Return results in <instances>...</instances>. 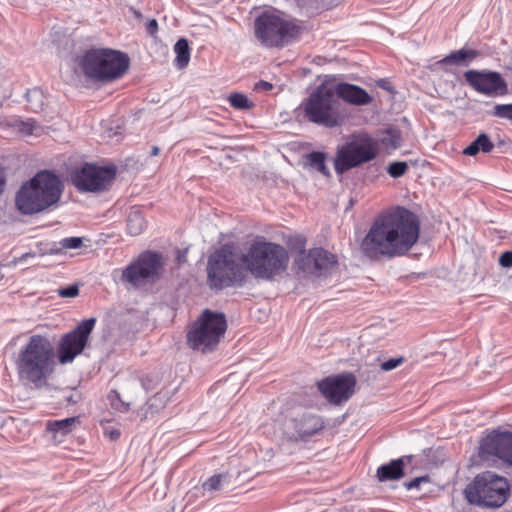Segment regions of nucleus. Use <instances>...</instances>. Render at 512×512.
Listing matches in <instances>:
<instances>
[{
	"mask_svg": "<svg viewBox=\"0 0 512 512\" xmlns=\"http://www.w3.org/2000/svg\"><path fill=\"white\" fill-rule=\"evenodd\" d=\"M418 217L404 207L380 214L361 242L362 252L371 259L405 255L419 238Z\"/></svg>",
	"mask_w": 512,
	"mask_h": 512,
	"instance_id": "nucleus-1",
	"label": "nucleus"
},
{
	"mask_svg": "<svg viewBox=\"0 0 512 512\" xmlns=\"http://www.w3.org/2000/svg\"><path fill=\"white\" fill-rule=\"evenodd\" d=\"M55 366L54 346L48 337L39 334L32 335L20 347L15 359L19 382L32 389L44 387Z\"/></svg>",
	"mask_w": 512,
	"mask_h": 512,
	"instance_id": "nucleus-2",
	"label": "nucleus"
},
{
	"mask_svg": "<svg viewBox=\"0 0 512 512\" xmlns=\"http://www.w3.org/2000/svg\"><path fill=\"white\" fill-rule=\"evenodd\" d=\"M240 260L244 270L255 279L271 281L286 271L289 254L280 244L254 241L242 253Z\"/></svg>",
	"mask_w": 512,
	"mask_h": 512,
	"instance_id": "nucleus-3",
	"label": "nucleus"
},
{
	"mask_svg": "<svg viewBox=\"0 0 512 512\" xmlns=\"http://www.w3.org/2000/svg\"><path fill=\"white\" fill-rule=\"evenodd\" d=\"M61 180L51 172L37 173L22 185L16 196L17 208L23 214H34L57 203L62 194Z\"/></svg>",
	"mask_w": 512,
	"mask_h": 512,
	"instance_id": "nucleus-4",
	"label": "nucleus"
},
{
	"mask_svg": "<svg viewBox=\"0 0 512 512\" xmlns=\"http://www.w3.org/2000/svg\"><path fill=\"white\" fill-rule=\"evenodd\" d=\"M77 64L87 78L109 82L124 75L129 67V58L117 50L92 48L77 57Z\"/></svg>",
	"mask_w": 512,
	"mask_h": 512,
	"instance_id": "nucleus-5",
	"label": "nucleus"
},
{
	"mask_svg": "<svg viewBox=\"0 0 512 512\" xmlns=\"http://www.w3.org/2000/svg\"><path fill=\"white\" fill-rule=\"evenodd\" d=\"M334 79L326 78L303 102L309 121L333 128L342 125L345 113L335 96Z\"/></svg>",
	"mask_w": 512,
	"mask_h": 512,
	"instance_id": "nucleus-6",
	"label": "nucleus"
},
{
	"mask_svg": "<svg viewBox=\"0 0 512 512\" xmlns=\"http://www.w3.org/2000/svg\"><path fill=\"white\" fill-rule=\"evenodd\" d=\"M508 492L506 478L485 471L477 475L465 488V497L470 504L483 508H499L506 502Z\"/></svg>",
	"mask_w": 512,
	"mask_h": 512,
	"instance_id": "nucleus-7",
	"label": "nucleus"
},
{
	"mask_svg": "<svg viewBox=\"0 0 512 512\" xmlns=\"http://www.w3.org/2000/svg\"><path fill=\"white\" fill-rule=\"evenodd\" d=\"M244 268L232 247L223 246L208 259V284L212 289H223L245 279Z\"/></svg>",
	"mask_w": 512,
	"mask_h": 512,
	"instance_id": "nucleus-8",
	"label": "nucleus"
},
{
	"mask_svg": "<svg viewBox=\"0 0 512 512\" xmlns=\"http://www.w3.org/2000/svg\"><path fill=\"white\" fill-rule=\"evenodd\" d=\"M299 32V26L275 10L262 12L254 22V34L265 47H277L289 42Z\"/></svg>",
	"mask_w": 512,
	"mask_h": 512,
	"instance_id": "nucleus-9",
	"label": "nucleus"
},
{
	"mask_svg": "<svg viewBox=\"0 0 512 512\" xmlns=\"http://www.w3.org/2000/svg\"><path fill=\"white\" fill-rule=\"evenodd\" d=\"M377 142L369 135L361 133L349 137L346 142L337 147L334 169L337 174L372 161L378 155Z\"/></svg>",
	"mask_w": 512,
	"mask_h": 512,
	"instance_id": "nucleus-10",
	"label": "nucleus"
},
{
	"mask_svg": "<svg viewBox=\"0 0 512 512\" xmlns=\"http://www.w3.org/2000/svg\"><path fill=\"white\" fill-rule=\"evenodd\" d=\"M227 328L222 313L204 310L187 333V343L194 350L211 351L219 343Z\"/></svg>",
	"mask_w": 512,
	"mask_h": 512,
	"instance_id": "nucleus-11",
	"label": "nucleus"
},
{
	"mask_svg": "<svg viewBox=\"0 0 512 512\" xmlns=\"http://www.w3.org/2000/svg\"><path fill=\"white\" fill-rule=\"evenodd\" d=\"M162 271L163 262L161 255L147 251L122 270L120 280L138 289L158 280Z\"/></svg>",
	"mask_w": 512,
	"mask_h": 512,
	"instance_id": "nucleus-12",
	"label": "nucleus"
},
{
	"mask_svg": "<svg viewBox=\"0 0 512 512\" xmlns=\"http://www.w3.org/2000/svg\"><path fill=\"white\" fill-rule=\"evenodd\" d=\"M115 174L116 170L113 166L86 163L73 171L71 180L79 191L100 192L110 185Z\"/></svg>",
	"mask_w": 512,
	"mask_h": 512,
	"instance_id": "nucleus-13",
	"label": "nucleus"
},
{
	"mask_svg": "<svg viewBox=\"0 0 512 512\" xmlns=\"http://www.w3.org/2000/svg\"><path fill=\"white\" fill-rule=\"evenodd\" d=\"M95 322V318L83 320L74 330L62 337L58 347V360L61 364L72 362L82 353Z\"/></svg>",
	"mask_w": 512,
	"mask_h": 512,
	"instance_id": "nucleus-14",
	"label": "nucleus"
},
{
	"mask_svg": "<svg viewBox=\"0 0 512 512\" xmlns=\"http://www.w3.org/2000/svg\"><path fill=\"white\" fill-rule=\"evenodd\" d=\"M467 84L480 94L494 97L505 95L508 86L500 73L488 70H468L464 73Z\"/></svg>",
	"mask_w": 512,
	"mask_h": 512,
	"instance_id": "nucleus-15",
	"label": "nucleus"
},
{
	"mask_svg": "<svg viewBox=\"0 0 512 512\" xmlns=\"http://www.w3.org/2000/svg\"><path fill=\"white\" fill-rule=\"evenodd\" d=\"M355 384L356 379L353 374L343 373L318 382V389L330 403L340 404L353 395Z\"/></svg>",
	"mask_w": 512,
	"mask_h": 512,
	"instance_id": "nucleus-16",
	"label": "nucleus"
},
{
	"mask_svg": "<svg viewBox=\"0 0 512 512\" xmlns=\"http://www.w3.org/2000/svg\"><path fill=\"white\" fill-rule=\"evenodd\" d=\"M482 460L497 457L512 465V433L494 431L483 438L479 447Z\"/></svg>",
	"mask_w": 512,
	"mask_h": 512,
	"instance_id": "nucleus-17",
	"label": "nucleus"
},
{
	"mask_svg": "<svg viewBox=\"0 0 512 512\" xmlns=\"http://www.w3.org/2000/svg\"><path fill=\"white\" fill-rule=\"evenodd\" d=\"M297 248L299 249V257L296 258L295 264L304 272H314L328 270L336 264L335 256L322 248H315L305 254V240L297 239Z\"/></svg>",
	"mask_w": 512,
	"mask_h": 512,
	"instance_id": "nucleus-18",
	"label": "nucleus"
},
{
	"mask_svg": "<svg viewBox=\"0 0 512 512\" xmlns=\"http://www.w3.org/2000/svg\"><path fill=\"white\" fill-rule=\"evenodd\" d=\"M322 419L310 413L290 418L284 423V432L291 440H307L323 428Z\"/></svg>",
	"mask_w": 512,
	"mask_h": 512,
	"instance_id": "nucleus-19",
	"label": "nucleus"
},
{
	"mask_svg": "<svg viewBox=\"0 0 512 512\" xmlns=\"http://www.w3.org/2000/svg\"><path fill=\"white\" fill-rule=\"evenodd\" d=\"M334 89L337 99L341 98L353 105H367L372 101V97L363 88L353 84L337 83L334 80Z\"/></svg>",
	"mask_w": 512,
	"mask_h": 512,
	"instance_id": "nucleus-20",
	"label": "nucleus"
},
{
	"mask_svg": "<svg viewBox=\"0 0 512 512\" xmlns=\"http://www.w3.org/2000/svg\"><path fill=\"white\" fill-rule=\"evenodd\" d=\"M404 460L399 458L377 469V478L381 482L398 480L403 477Z\"/></svg>",
	"mask_w": 512,
	"mask_h": 512,
	"instance_id": "nucleus-21",
	"label": "nucleus"
},
{
	"mask_svg": "<svg viewBox=\"0 0 512 512\" xmlns=\"http://www.w3.org/2000/svg\"><path fill=\"white\" fill-rule=\"evenodd\" d=\"M78 424V417H70L61 420L48 421L46 424V429L50 433H53L55 437L57 435L65 436L72 432Z\"/></svg>",
	"mask_w": 512,
	"mask_h": 512,
	"instance_id": "nucleus-22",
	"label": "nucleus"
},
{
	"mask_svg": "<svg viewBox=\"0 0 512 512\" xmlns=\"http://www.w3.org/2000/svg\"><path fill=\"white\" fill-rule=\"evenodd\" d=\"M479 53L473 49H460L451 52L449 55L438 61L437 64H465L468 65Z\"/></svg>",
	"mask_w": 512,
	"mask_h": 512,
	"instance_id": "nucleus-23",
	"label": "nucleus"
},
{
	"mask_svg": "<svg viewBox=\"0 0 512 512\" xmlns=\"http://www.w3.org/2000/svg\"><path fill=\"white\" fill-rule=\"evenodd\" d=\"M494 149V144L487 134L481 133L464 150L463 154L475 156L478 152L489 153Z\"/></svg>",
	"mask_w": 512,
	"mask_h": 512,
	"instance_id": "nucleus-24",
	"label": "nucleus"
},
{
	"mask_svg": "<svg viewBox=\"0 0 512 512\" xmlns=\"http://www.w3.org/2000/svg\"><path fill=\"white\" fill-rule=\"evenodd\" d=\"M229 484L228 474H215L202 484V489L204 492L214 493L223 490Z\"/></svg>",
	"mask_w": 512,
	"mask_h": 512,
	"instance_id": "nucleus-25",
	"label": "nucleus"
},
{
	"mask_svg": "<svg viewBox=\"0 0 512 512\" xmlns=\"http://www.w3.org/2000/svg\"><path fill=\"white\" fill-rule=\"evenodd\" d=\"M174 52L176 54L175 64L179 69L185 68L190 60V49L188 41L184 38L179 39L174 45Z\"/></svg>",
	"mask_w": 512,
	"mask_h": 512,
	"instance_id": "nucleus-26",
	"label": "nucleus"
},
{
	"mask_svg": "<svg viewBox=\"0 0 512 512\" xmlns=\"http://www.w3.org/2000/svg\"><path fill=\"white\" fill-rule=\"evenodd\" d=\"M145 227V220L138 209H132L127 218V231L130 235H139Z\"/></svg>",
	"mask_w": 512,
	"mask_h": 512,
	"instance_id": "nucleus-27",
	"label": "nucleus"
},
{
	"mask_svg": "<svg viewBox=\"0 0 512 512\" xmlns=\"http://www.w3.org/2000/svg\"><path fill=\"white\" fill-rule=\"evenodd\" d=\"M305 165L309 168L325 175H329L328 168L325 165V155L321 152H312L305 157Z\"/></svg>",
	"mask_w": 512,
	"mask_h": 512,
	"instance_id": "nucleus-28",
	"label": "nucleus"
},
{
	"mask_svg": "<svg viewBox=\"0 0 512 512\" xmlns=\"http://www.w3.org/2000/svg\"><path fill=\"white\" fill-rule=\"evenodd\" d=\"M230 105L239 110H250L254 104L242 93H233L229 96Z\"/></svg>",
	"mask_w": 512,
	"mask_h": 512,
	"instance_id": "nucleus-29",
	"label": "nucleus"
},
{
	"mask_svg": "<svg viewBox=\"0 0 512 512\" xmlns=\"http://www.w3.org/2000/svg\"><path fill=\"white\" fill-rule=\"evenodd\" d=\"M382 143L384 146L392 149H396L401 144L400 132L396 129H387L382 137Z\"/></svg>",
	"mask_w": 512,
	"mask_h": 512,
	"instance_id": "nucleus-30",
	"label": "nucleus"
},
{
	"mask_svg": "<svg viewBox=\"0 0 512 512\" xmlns=\"http://www.w3.org/2000/svg\"><path fill=\"white\" fill-rule=\"evenodd\" d=\"M15 126L24 135H39L42 130L33 119L18 121Z\"/></svg>",
	"mask_w": 512,
	"mask_h": 512,
	"instance_id": "nucleus-31",
	"label": "nucleus"
},
{
	"mask_svg": "<svg viewBox=\"0 0 512 512\" xmlns=\"http://www.w3.org/2000/svg\"><path fill=\"white\" fill-rule=\"evenodd\" d=\"M491 114L494 117L508 120L512 123V103L510 104H496L493 107Z\"/></svg>",
	"mask_w": 512,
	"mask_h": 512,
	"instance_id": "nucleus-32",
	"label": "nucleus"
},
{
	"mask_svg": "<svg viewBox=\"0 0 512 512\" xmlns=\"http://www.w3.org/2000/svg\"><path fill=\"white\" fill-rule=\"evenodd\" d=\"M27 101L31 103V108L34 111H38L42 109L43 105V94L42 91L38 88L32 89L26 94Z\"/></svg>",
	"mask_w": 512,
	"mask_h": 512,
	"instance_id": "nucleus-33",
	"label": "nucleus"
},
{
	"mask_svg": "<svg viewBox=\"0 0 512 512\" xmlns=\"http://www.w3.org/2000/svg\"><path fill=\"white\" fill-rule=\"evenodd\" d=\"M408 170V164L404 161L393 162L387 167L388 174L393 178L403 176Z\"/></svg>",
	"mask_w": 512,
	"mask_h": 512,
	"instance_id": "nucleus-34",
	"label": "nucleus"
},
{
	"mask_svg": "<svg viewBox=\"0 0 512 512\" xmlns=\"http://www.w3.org/2000/svg\"><path fill=\"white\" fill-rule=\"evenodd\" d=\"M57 293L62 298H74L79 294V287L77 284L70 285L68 287L58 289Z\"/></svg>",
	"mask_w": 512,
	"mask_h": 512,
	"instance_id": "nucleus-35",
	"label": "nucleus"
},
{
	"mask_svg": "<svg viewBox=\"0 0 512 512\" xmlns=\"http://www.w3.org/2000/svg\"><path fill=\"white\" fill-rule=\"evenodd\" d=\"M60 244L65 249H77L82 245V238H80V237L64 238L61 240Z\"/></svg>",
	"mask_w": 512,
	"mask_h": 512,
	"instance_id": "nucleus-36",
	"label": "nucleus"
},
{
	"mask_svg": "<svg viewBox=\"0 0 512 512\" xmlns=\"http://www.w3.org/2000/svg\"><path fill=\"white\" fill-rule=\"evenodd\" d=\"M402 358H392L381 364V369L384 371H391L402 363Z\"/></svg>",
	"mask_w": 512,
	"mask_h": 512,
	"instance_id": "nucleus-37",
	"label": "nucleus"
},
{
	"mask_svg": "<svg viewBox=\"0 0 512 512\" xmlns=\"http://www.w3.org/2000/svg\"><path fill=\"white\" fill-rule=\"evenodd\" d=\"M426 482H428V477H426V476L417 477V478L413 479L412 481L405 483V487L408 490L418 489L420 487L421 483H426Z\"/></svg>",
	"mask_w": 512,
	"mask_h": 512,
	"instance_id": "nucleus-38",
	"label": "nucleus"
},
{
	"mask_svg": "<svg viewBox=\"0 0 512 512\" xmlns=\"http://www.w3.org/2000/svg\"><path fill=\"white\" fill-rule=\"evenodd\" d=\"M499 263L503 267H511L512 266V252H510V251L504 252L499 258Z\"/></svg>",
	"mask_w": 512,
	"mask_h": 512,
	"instance_id": "nucleus-39",
	"label": "nucleus"
},
{
	"mask_svg": "<svg viewBox=\"0 0 512 512\" xmlns=\"http://www.w3.org/2000/svg\"><path fill=\"white\" fill-rule=\"evenodd\" d=\"M272 88H273V85L266 81H259L254 86V90H256V91H269Z\"/></svg>",
	"mask_w": 512,
	"mask_h": 512,
	"instance_id": "nucleus-40",
	"label": "nucleus"
},
{
	"mask_svg": "<svg viewBox=\"0 0 512 512\" xmlns=\"http://www.w3.org/2000/svg\"><path fill=\"white\" fill-rule=\"evenodd\" d=\"M114 394H115V398L117 399V402L115 400H112V406L117 408V409L123 408V410H125V411L128 410L130 404L121 401L119 399V395L116 392H114Z\"/></svg>",
	"mask_w": 512,
	"mask_h": 512,
	"instance_id": "nucleus-41",
	"label": "nucleus"
},
{
	"mask_svg": "<svg viewBox=\"0 0 512 512\" xmlns=\"http://www.w3.org/2000/svg\"><path fill=\"white\" fill-rule=\"evenodd\" d=\"M158 23L155 19H152L148 22L146 26V30L150 35H154L157 32Z\"/></svg>",
	"mask_w": 512,
	"mask_h": 512,
	"instance_id": "nucleus-42",
	"label": "nucleus"
},
{
	"mask_svg": "<svg viewBox=\"0 0 512 512\" xmlns=\"http://www.w3.org/2000/svg\"><path fill=\"white\" fill-rule=\"evenodd\" d=\"M106 433L109 435L111 440H117L120 436V432L116 429L110 431L106 430Z\"/></svg>",
	"mask_w": 512,
	"mask_h": 512,
	"instance_id": "nucleus-43",
	"label": "nucleus"
},
{
	"mask_svg": "<svg viewBox=\"0 0 512 512\" xmlns=\"http://www.w3.org/2000/svg\"><path fill=\"white\" fill-rule=\"evenodd\" d=\"M177 261L179 263L186 262V250L185 251H178Z\"/></svg>",
	"mask_w": 512,
	"mask_h": 512,
	"instance_id": "nucleus-44",
	"label": "nucleus"
},
{
	"mask_svg": "<svg viewBox=\"0 0 512 512\" xmlns=\"http://www.w3.org/2000/svg\"><path fill=\"white\" fill-rule=\"evenodd\" d=\"M34 256H35V254H34V253H33V254H32V253H26V254H23L21 257H19L17 260H15V261L13 262V264H14V265H16L18 262H22V261H24L26 258H28V257H34Z\"/></svg>",
	"mask_w": 512,
	"mask_h": 512,
	"instance_id": "nucleus-45",
	"label": "nucleus"
},
{
	"mask_svg": "<svg viewBox=\"0 0 512 512\" xmlns=\"http://www.w3.org/2000/svg\"><path fill=\"white\" fill-rule=\"evenodd\" d=\"M4 184H5V177H4L3 172L0 171V194L4 190Z\"/></svg>",
	"mask_w": 512,
	"mask_h": 512,
	"instance_id": "nucleus-46",
	"label": "nucleus"
},
{
	"mask_svg": "<svg viewBox=\"0 0 512 512\" xmlns=\"http://www.w3.org/2000/svg\"><path fill=\"white\" fill-rule=\"evenodd\" d=\"M151 154H152L153 156H157V155L159 154V147L154 146V147L152 148V152H151Z\"/></svg>",
	"mask_w": 512,
	"mask_h": 512,
	"instance_id": "nucleus-47",
	"label": "nucleus"
}]
</instances>
